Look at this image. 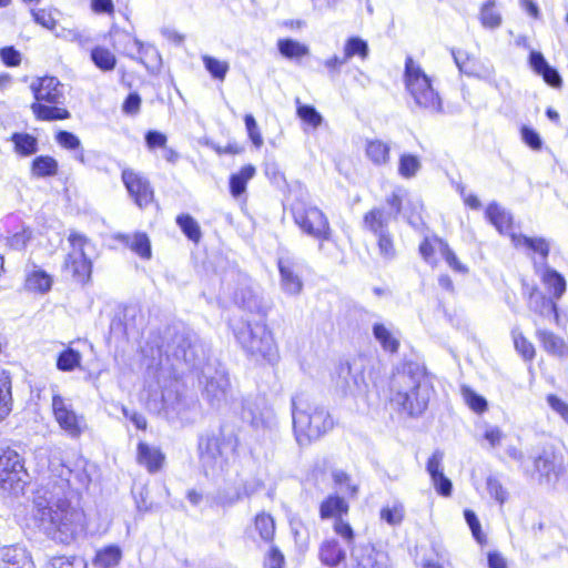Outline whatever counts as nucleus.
I'll return each mask as SVG.
<instances>
[{"label": "nucleus", "instance_id": "1", "mask_svg": "<svg viewBox=\"0 0 568 568\" xmlns=\"http://www.w3.org/2000/svg\"><path fill=\"white\" fill-rule=\"evenodd\" d=\"M50 471V480L36 491L33 517L48 537L70 544L83 531L84 515L71 507L67 497L70 490L87 488L91 478L84 460H78L73 467L52 462Z\"/></svg>", "mask_w": 568, "mask_h": 568}, {"label": "nucleus", "instance_id": "41", "mask_svg": "<svg viewBox=\"0 0 568 568\" xmlns=\"http://www.w3.org/2000/svg\"><path fill=\"white\" fill-rule=\"evenodd\" d=\"M296 114L302 123L311 129H317L323 122L322 115L313 105L303 104L298 99L296 100Z\"/></svg>", "mask_w": 568, "mask_h": 568}, {"label": "nucleus", "instance_id": "42", "mask_svg": "<svg viewBox=\"0 0 568 568\" xmlns=\"http://www.w3.org/2000/svg\"><path fill=\"white\" fill-rule=\"evenodd\" d=\"M124 239L125 244L140 257L145 260L151 258V243L145 233H135L132 236L128 235Z\"/></svg>", "mask_w": 568, "mask_h": 568}, {"label": "nucleus", "instance_id": "2", "mask_svg": "<svg viewBox=\"0 0 568 568\" xmlns=\"http://www.w3.org/2000/svg\"><path fill=\"white\" fill-rule=\"evenodd\" d=\"M233 300L237 312L230 318L229 326L237 344L253 359L272 363L277 358V346L264 323L268 304L250 286L236 291Z\"/></svg>", "mask_w": 568, "mask_h": 568}, {"label": "nucleus", "instance_id": "23", "mask_svg": "<svg viewBox=\"0 0 568 568\" xmlns=\"http://www.w3.org/2000/svg\"><path fill=\"white\" fill-rule=\"evenodd\" d=\"M529 64L534 72L540 75L548 85L552 88H560L562 85L561 77L559 75L556 69L548 64V62L540 52H530Z\"/></svg>", "mask_w": 568, "mask_h": 568}, {"label": "nucleus", "instance_id": "43", "mask_svg": "<svg viewBox=\"0 0 568 568\" xmlns=\"http://www.w3.org/2000/svg\"><path fill=\"white\" fill-rule=\"evenodd\" d=\"M55 140L62 148L75 151V160L81 163L85 162L84 151L81 148V141L75 134L68 131H60L58 132Z\"/></svg>", "mask_w": 568, "mask_h": 568}, {"label": "nucleus", "instance_id": "32", "mask_svg": "<svg viewBox=\"0 0 568 568\" xmlns=\"http://www.w3.org/2000/svg\"><path fill=\"white\" fill-rule=\"evenodd\" d=\"M320 559L324 565L335 567L345 559V552L337 540L328 539L320 547Z\"/></svg>", "mask_w": 568, "mask_h": 568}, {"label": "nucleus", "instance_id": "60", "mask_svg": "<svg viewBox=\"0 0 568 568\" xmlns=\"http://www.w3.org/2000/svg\"><path fill=\"white\" fill-rule=\"evenodd\" d=\"M520 135L524 143L531 150L539 151L542 148V141L539 134L531 128L523 125L520 128Z\"/></svg>", "mask_w": 568, "mask_h": 568}, {"label": "nucleus", "instance_id": "58", "mask_svg": "<svg viewBox=\"0 0 568 568\" xmlns=\"http://www.w3.org/2000/svg\"><path fill=\"white\" fill-rule=\"evenodd\" d=\"M290 528L296 546L298 548L304 547L307 544L310 536L307 526L301 520L291 519Z\"/></svg>", "mask_w": 568, "mask_h": 568}, {"label": "nucleus", "instance_id": "64", "mask_svg": "<svg viewBox=\"0 0 568 568\" xmlns=\"http://www.w3.org/2000/svg\"><path fill=\"white\" fill-rule=\"evenodd\" d=\"M403 200H404V190H402V189L394 190L386 197V204L393 212L394 216H397L402 212Z\"/></svg>", "mask_w": 568, "mask_h": 568}, {"label": "nucleus", "instance_id": "59", "mask_svg": "<svg viewBox=\"0 0 568 568\" xmlns=\"http://www.w3.org/2000/svg\"><path fill=\"white\" fill-rule=\"evenodd\" d=\"M546 400L550 408L568 425V403L556 394H548Z\"/></svg>", "mask_w": 568, "mask_h": 568}, {"label": "nucleus", "instance_id": "7", "mask_svg": "<svg viewBox=\"0 0 568 568\" xmlns=\"http://www.w3.org/2000/svg\"><path fill=\"white\" fill-rule=\"evenodd\" d=\"M291 214L295 224L306 235L320 242L332 240L333 230L329 220L317 206L298 200L292 204Z\"/></svg>", "mask_w": 568, "mask_h": 568}, {"label": "nucleus", "instance_id": "51", "mask_svg": "<svg viewBox=\"0 0 568 568\" xmlns=\"http://www.w3.org/2000/svg\"><path fill=\"white\" fill-rule=\"evenodd\" d=\"M176 224L180 226L186 237L193 242L201 239V230L199 223L190 214H181L176 217Z\"/></svg>", "mask_w": 568, "mask_h": 568}, {"label": "nucleus", "instance_id": "62", "mask_svg": "<svg viewBox=\"0 0 568 568\" xmlns=\"http://www.w3.org/2000/svg\"><path fill=\"white\" fill-rule=\"evenodd\" d=\"M244 122L251 141L256 148H260L263 144V139L254 116L252 114H246Z\"/></svg>", "mask_w": 568, "mask_h": 568}, {"label": "nucleus", "instance_id": "9", "mask_svg": "<svg viewBox=\"0 0 568 568\" xmlns=\"http://www.w3.org/2000/svg\"><path fill=\"white\" fill-rule=\"evenodd\" d=\"M418 253L422 260L432 267H436L443 258L455 273L465 275L469 272L467 265L459 260L448 242L435 233L422 239L418 244Z\"/></svg>", "mask_w": 568, "mask_h": 568}, {"label": "nucleus", "instance_id": "36", "mask_svg": "<svg viewBox=\"0 0 568 568\" xmlns=\"http://www.w3.org/2000/svg\"><path fill=\"white\" fill-rule=\"evenodd\" d=\"M24 285L28 291L47 293L51 288L52 278L42 270H33L27 275Z\"/></svg>", "mask_w": 568, "mask_h": 568}, {"label": "nucleus", "instance_id": "27", "mask_svg": "<svg viewBox=\"0 0 568 568\" xmlns=\"http://www.w3.org/2000/svg\"><path fill=\"white\" fill-rule=\"evenodd\" d=\"M366 358L363 355L353 357L352 359L341 362L338 365V374L341 376H351L356 386H367L365 378Z\"/></svg>", "mask_w": 568, "mask_h": 568}, {"label": "nucleus", "instance_id": "47", "mask_svg": "<svg viewBox=\"0 0 568 568\" xmlns=\"http://www.w3.org/2000/svg\"><path fill=\"white\" fill-rule=\"evenodd\" d=\"M480 23L488 29H495L501 24V16L495 8V1H486L479 12Z\"/></svg>", "mask_w": 568, "mask_h": 568}, {"label": "nucleus", "instance_id": "4", "mask_svg": "<svg viewBox=\"0 0 568 568\" xmlns=\"http://www.w3.org/2000/svg\"><path fill=\"white\" fill-rule=\"evenodd\" d=\"M292 424L300 445H308L320 439L335 426L328 410L303 398L292 399Z\"/></svg>", "mask_w": 568, "mask_h": 568}, {"label": "nucleus", "instance_id": "14", "mask_svg": "<svg viewBox=\"0 0 568 568\" xmlns=\"http://www.w3.org/2000/svg\"><path fill=\"white\" fill-rule=\"evenodd\" d=\"M203 397L213 407L226 403L230 381L224 369L205 366L202 372Z\"/></svg>", "mask_w": 568, "mask_h": 568}, {"label": "nucleus", "instance_id": "61", "mask_svg": "<svg viewBox=\"0 0 568 568\" xmlns=\"http://www.w3.org/2000/svg\"><path fill=\"white\" fill-rule=\"evenodd\" d=\"M308 47L304 43H300L294 40L286 39V58L301 60L302 58L308 55Z\"/></svg>", "mask_w": 568, "mask_h": 568}, {"label": "nucleus", "instance_id": "19", "mask_svg": "<svg viewBox=\"0 0 568 568\" xmlns=\"http://www.w3.org/2000/svg\"><path fill=\"white\" fill-rule=\"evenodd\" d=\"M241 416L256 429L270 427L273 422V412L262 397L245 399Z\"/></svg>", "mask_w": 568, "mask_h": 568}, {"label": "nucleus", "instance_id": "13", "mask_svg": "<svg viewBox=\"0 0 568 568\" xmlns=\"http://www.w3.org/2000/svg\"><path fill=\"white\" fill-rule=\"evenodd\" d=\"M51 407L55 422L71 438H79L87 429L84 416L79 415L70 400L55 392L52 394Z\"/></svg>", "mask_w": 568, "mask_h": 568}, {"label": "nucleus", "instance_id": "29", "mask_svg": "<svg viewBox=\"0 0 568 568\" xmlns=\"http://www.w3.org/2000/svg\"><path fill=\"white\" fill-rule=\"evenodd\" d=\"M485 216L499 233H509V235L511 234L510 231L513 230V217L499 204L489 203L485 210Z\"/></svg>", "mask_w": 568, "mask_h": 568}, {"label": "nucleus", "instance_id": "35", "mask_svg": "<svg viewBox=\"0 0 568 568\" xmlns=\"http://www.w3.org/2000/svg\"><path fill=\"white\" fill-rule=\"evenodd\" d=\"M379 256L386 261H394L397 256V245L394 234L389 231L375 235Z\"/></svg>", "mask_w": 568, "mask_h": 568}, {"label": "nucleus", "instance_id": "44", "mask_svg": "<svg viewBox=\"0 0 568 568\" xmlns=\"http://www.w3.org/2000/svg\"><path fill=\"white\" fill-rule=\"evenodd\" d=\"M122 558L120 547L111 545L98 551L95 564L102 568H112L119 565Z\"/></svg>", "mask_w": 568, "mask_h": 568}, {"label": "nucleus", "instance_id": "30", "mask_svg": "<svg viewBox=\"0 0 568 568\" xmlns=\"http://www.w3.org/2000/svg\"><path fill=\"white\" fill-rule=\"evenodd\" d=\"M164 460V455L156 447H151L145 443L138 445V463L148 468L150 473L158 471Z\"/></svg>", "mask_w": 568, "mask_h": 568}, {"label": "nucleus", "instance_id": "53", "mask_svg": "<svg viewBox=\"0 0 568 568\" xmlns=\"http://www.w3.org/2000/svg\"><path fill=\"white\" fill-rule=\"evenodd\" d=\"M202 60L205 69L210 72V74L213 78L221 81L225 79V75L230 69L229 63L226 61L215 59L207 54L203 55Z\"/></svg>", "mask_w": 568, "mask_h": 568}, {"label": "nucleus", "instance_id": "16", "mask_svg": "<svg viewBox=\"0 0 568 568\" xmlns=\"http://www.w3.org/2000/svg\"><path fill=\"white\" fill-rule=\"evenodd\" d=\"M534 468L540 478L547 480L551 477L558 478L566 470L560 449L555 445H551L548 449H544L540 455L535 457Z\"/></svg>", "mask_w": 568, "mask_h": 568}, {"label": "nucleus", "instance_id": "52", "mask_svg": "<svg viewBox=\"0 0 568 568\" xmlns=\"http://www.w3.org/2000/svg\"><path fill=\"white\" fill-rule=\"evenodd\" d=\"M80 363L81 354L73 348H68L58 356L57 367L62 372H70L80 366Z\"/></svg>", "mask_w": 568, "mask_h": 568}, {"label": "nucleus", "instance_id": "26", "mask_svg": "<svg viewBox=\"0 0 568 568\" xmlns=\"http://www.w3.org/2000/svg\"><path fill=\"white\" fill-rule=\"evenodd\" d=\"M510 240L515 247H525L530 251L534 255H538L542 261L547 260L550 245L544 237H530L524 234H510Z\"/></svg>", "mask_w": 568, "mask_h": 568}, {"label": "nucleus", "instance_id": "21", "mask_svg": "<svg viewBox=\"0 0 568 568\" xmlns=\"http://www.w3.org/2000/svg\"><path fill=\"white\" fill-rule=\"evenodd\" d=\"M535 336L544 352L558 359L568 357V341L550 329L537 328Z\"/></svg>", "mask_w": 568, "mask_h": 568}, {"label": "nucleus", "instance_id": "17", "mask_svg": "<svg viewBox=\"0 0 568 568\" xmlns=\"http://www.w3.org/2000/svg\"><path fill=\"white\" fill-rule=\"evenodd\" d=\"M200 346L192 343L189 336L178 334L174 336L171 344L168 346V356H172L175 367L178 364H185L189 368L197 366Z\"/></svg>", "mask_w": 568, "mask_h": 568}, {"label": "nucleus", "instance_id": "63", "mask_svg": "<svg viewBox=\"0 0 568 568\" xmlns=\"http://www.w3.org/2000/svg\"><path fill=\"white\" fill-rule=\"evenodd\" d=\"M0 58L7 67H18L21 63V53L13 47L0 49Z\"/></svg>", "mask_w": 568, "mask_h": 568}, {"label": "nucleus", "instance_id": "25", "mask_svg": "<svg viewBox=\"0 0 568 568\" xmlns=\"http://www.w3.org/2000/svg\"><path fill=\"white\" fill-rule=\"evenodd\" d=\"M390 220V213H387L382 207H372L367 212L364 213L362 219V224L364 230L372 233L373 235H377L384 232L389 231L388 223Z\"/></svg>", "mask_w": 568, "mask_h": 568}, {"label": "nucleus", "instance_id": "18", "mask_svg": "<svg viewBox=\"0 0 568 568\" xmlns=\"http://www.w3.org/2000/svg\"><path fill=\"white\" fill-rule=\"evenodd\" d=\"M122 181L139 207L142 209L152 202L153 190L146 178L131 169H125L122 172Z\"/></svg>", "mask_w": 568, "mask_h": 568}, {"label": "nucleus", "instance_id": "10", "mask_svg": "<svg viewBox=\"0 0 568 568\" xmlns=\"http://www.w3.org/2000/svg\"><path fill=\"white\" fill-rule=\"evenodd\" d=\"M349 504L337 494H328L318 505V516L322 520H333L334 532L347 544H354L355 532L348 520Z\"/></svg>", "mask_w": 568, "mask_h": 568}, {"label": "nucleus", "instance_id": "8", "mask_svg": "<svg viewBox=\"0 0 568 568\" xmlns=\"http://www.w3.org/2000/svg\"><path fill=\"white\" fill-rule=\"evenodd\" d=\"M541 282L550 293V296L547 297L540 293L539 287L537 285L529 286L525 278H521V285L524 288V295L531 300L536 295L540 296L541 307H547L549 313L552 315L554 321L557 325L560 324L559 308L557 305V300H559L567 290V282L565 277L552 268H547L541 274ZM536 313L539 316H544L542 308L536 310Z\"/></svg>", "mask_w": 568, "mask_h": 568}, {"label": "nucleus", "instance_id": "50", "mask_svg": "<svg viewBox=\"0 0 568 568\" xmlns=\"http://www.w3.org/2000/svg\"><path fill=\"white\" fill-rule=\"evenodd\" d=\"M343 52L348 60L354 55L364 60L368 57V44L359 37H351L346 40Z\"/></svg>", "mask_w": 568, "mask_h": 568}, {"label": "nucleus", "instance_id": "3", "mask_svg": "<svg viewBox=\"0 0 568 568\" xmlns=\"http://www.w3.org/2000/svg\"><path fill=\"white\" fill-rule=\"evenodd\" d=\"M389 392V402L398 410L418 417L428 408L434 385L424 365L406 362L393 373Z\"/></svg>", "mask_w": 568, "mask_h": 568}, {"label": "nucleus", "instance_id": "5", "mask_svg": "<svg viewBox=\"0 0 568 568\" xmlns=\"http://www.w3.org/2000/svg\"><path fill=\"white\" fill-rule=\"evenodd\" d=\"M237 447V438L233 434L203 435L199 439L197 450L200 464L206 477L219 478L230 467Z\"/></svg>", "mask_w": 568, "mask_h": 568}, {"label": "nucleus", "instance_id": "39", "mask_svg": "<svg viewBox=\"0 0 568 568\" xmlns=\"http://www.w3.org/2000/svg\"><path fill=\"white\" fill-rule=\"evenodd\" d=\"M422 168V162L418 155L412 153H403L398 158V174L404 179L414 178Z\"/></svg>", "mask_w": 568, "mask_h": 568}, {"label": "nucleus", "instance_id": "11", "mask_svg": "<svg viewBox=\"0 0 568 568\" xmlns=\"http://www.w3.org/2000/svg\"><path fill=\"white\" fill-rule=\"evenodd\" d=\"M68 241L71 251L64 261V270L79 283H85L91 277L92 264L85 248L90 246L89 239L75 231L70 232Z\"/></svg>", "mask_w": 568, "mask_h": 568}, {"label": "nucleus", "instance_id": "28", "mask_svg": "<svg viewBox=\"0 0 568 568\" xmlns=\"http://www.w3.org/2000/svg\"><path fill=\"white\" fill-rule=\"evenodd\" d=\"M390 145L381 139H369L365 143V155L375 166L390 162Z\"/></svg>", "mask_w": 568, "mask_h": 568}, {"label": "nucleus", "instance_id": "46", "mask_svg": "<svg viewBox=\"0 0 568 568\" xmlns=\"http://www.w3.org/2000/svg\"><path fill=\"white\" fill-rule=\"evenodd\" d=\"M58 172V162L51 156L40 155L33 160L32 173L38 178L55 175Z\"/></svg>", "mask_w": 568, "mask_h": 568}, {"label": "nucleus", "instance_id": "20", "mask_svg": "<svg viewBox=\"0 0 568 568\" xmlns=\"http://www.w3.org/2000/svg\"><path fill=\"white\" fill-rule=\"evenodd\" d=\"M62 87L57 78L43 77L32 82L30 88L37 102L61 104L64 99Z\"/></svg>", "mask_w": 568, "mask_h": 568}, {"label": "nucleus", "instance_id": "56", "mask_svg": "<svg viewBox=\"0 0 568 568\" xmlns=\"http://www.w3.org/2000/svg\"><path fill=\"white\" fill-rule=\"evenodd\" d=\"M255 529L262 539L268 541L273 538L275 525L273 518L267 514H260L255 517Z\"/></svg>", "mask_w": 568, "mask_h": 568}, {"label": "nucleus", "instance_id": "45", "mask_svg": "<svg viewBox=\"0 0 568 568\" xmlns=\"http://www.w3.org/2000/svg\"><path fill=\"white\" fill-rule=\"evenodd\" d=\"M304 270L296 264L286 267V293L297 295L302 292Z\"/></svg>", "mask_w": 568, "mask_h": 568}, {"label": "nucleus", "instance_id": "22", "mask_svg": "<svg viewBox=\"0 0 568 568\" xmlns=\"http://www.w3.org/2000/svg\"><path fill=\"white\" fill-rule=\"evenodd\" d=\"M442 458L443 455L440 453H434L427 460L426 469L436 491L440 496L449 497L453 493V484L442 470Z\"/></svg>", "mask_w": 568, "mask_h": 568}, {"label": "nucleus", "instance_id": "48", "mask_svg": "<svg viewBox=\"0 0 568 568\" xmlns=\"http://www.w3.org/2000/svg\"><path fill=\"white\" fill-rule=\"evenodd\" d=\"M91 59L93 63L102 71H111L115 68V55L103 47H95L91 51Z\"/></svg>", "mask_w": 568, "mask_h": 568}, {"label": "nucleus", "instance_id": "15", "mask_svg": "<svg viewBox=\"0 0 568 568\" xmlns=\"http://www.w3.org/2000/svg\"><path fill=\"white\" fill-rule=\"evenodd\" d=\"M195 407L193 400H189L178 390L166 388L162 393V412L169 420L189 423L192 420L191 409Z\"/></svg>", "mask_w": 568, "mask_h": 568}, {"label": "nucleus", "instance_id": "12", "mask_svg": "<svg viewBox=\"0 0 568 568\" xmlns=\"http://www.w3.org/2000/svg\"><path fill=\"white\" fill-rule=\"evenodd\" d=\"M28 480L19 454L14 450H6L0 455V488L4 491L18 495L23 491Z\"/></svg>", "mask_w": 568, "mask_h": 568}, {"label": "nucleus", "instance_id": "57", "mask_svg": "<svg viewBox=\"0 0 568 568\" xmlns=\"http://www.w3.org/2000/svg\"><path fill=\"white\" fill-rule=\"evenodd\" d=\"M335 486L345 488L348 497H355L358 493V486L353 483L351 475L343 470H336L332 474Z\"/></svg>", "mask_w": 568, "mask_h": 568}, {"label": "nucleus", "instance_id": "34", "mask_svg": "<svg viewBox=\"0 0 568 568\" xmlns=\"http://www.w3.org/2000/svg\"><path fill=\"white\" fill-rule=\"evenodd\" d=\"M132 47L136 49V58L148 69H155L160 64V54L158 50L149 43L140 40H131Z\"/></svg>", "mask_w": 568, "mask_h": 568}, {"label": "nucleus", "instance_id": "31", "mask_svg": "<svg viewBox=\"0 0 568 568\" xmlns=\"http://www.w3.org/2000/svg\"><path fill=\"white\" fill-rule=\"evenodd\" d=\"M511 339L514 348L520 358L528 364H531L537 355L535 344L521 331L514 329L511 332Z\"/></svg>", "mask_w": 568, "mask_h": 568}, {"label": "nucleus", "instance_id": "33", "mask_svg": "<svg viewBox=\"0 0 568 568\" xmlns=\"http://www.w3.org/2000/svg\"><path fill=\"white\" fill-rule=\"evenodd\" d=\"M57 105L58 104L45 105L41 102H34L31 104V110L36 118L42 121L64 120L70 118V113L67 109Z\"/></svg>", "mask_w": 568, "mask_h": 568}, {"label": "nucleus", "instance_id": "6", "mask_svg": "<svg viewBox=\"0 0 568 568\" xmlns=\"http://www.w3.org/2000/svg\"><path fill=\"white\" fill-rule=\"evenodd\" d=\"M404 82L416 105L428 112L442 110V99L433 87L430 78L416 64L412 57L405 60Z\"/></svg>", "mask_w": 568, "mask_h": 568}, {"label": "nucleus", "instance_id": "38", "mask_svg": "<svg viewBox=\"0 0 568 568\" xmlns=\"http://www.w3.org/2000/svg\"><path fill=\"white\" fill-rule=\"evenodd\" d=\"M373 334L385 352L392 354L398 352L399 341L392 334V332L384 324H374Z\"/></svg>", "mask_w": 568, "mask_h": 568}, {"label": "nucleus", "instance_id": "37", "mask_svg": "<svg viewBox=\"0 0 568 568\" xmlns=\"http://www.w3.org/2000/svg\"><path fill=\"white\" fill-rule=\"evenodd\" d=\"M255 168L251 164L245 165L230 179V190L234 197L240 196L246 190V183L255 175Z\"/></svg>", "mask_w": 568, "mask_h": 568}, {"label": "nucleus", "instance_id": "40", "mask_svg": "<svg viewBox=\"0 0 568 568\" xmlns=\"http://www.w3.org/2000/svg\"><path fill=\"white\" fill-rule=\"evenodd\" d=\"M405 506L402 501L385 505L379 510V518L390 526L400 525L405 519Z\"/></svg>", "mask_w": 568, "mask_h": 568}, {"label": "nucleus", "instance_id": "24", "mask_svg": "<svg viewBox=\"0 0 568 568\" xmlns=\"http://www.w3.org/2000/svg\"><path fill=\"white\" fill-rule=\"evenodd\" d=\"M2 568H34L33 562L24 548L6 546L0 549Z\"/></svg>", "mask_w": 568, "mask_h": 568}, {"label": "nucleus", "instance_id": "49", "mask_svg": "<svg viewBox=\"0 0 568 568\" xmlns=\"http://www.w3.org/2000/svg\"><path fill=\"white\" fill-rule=\"evenodd\" d=\"M462 395L466 405L476 414H483L488 409L487 400L470 387L463 386Z\"/></svg>", "mask_w": 568, "mask_h": 568}, {"label": "nucleus", "instance_id": "55", "mask_svg": "<svg viewBox=\"0 0 568 568\" xmlns=\"http://www.w3.org/2000/svg\"><path fill=\"white\" fill-rule=\"evenodd\" d=\"M12 141L16 150L23 155H30L37 151V140L30 134L14 133L12 135Z\"/></svg>", "mask_w": 568, "mask_h": 568}, {"label": "nucleus", "instance_id": "54", "mask_svg": "<svg viewBox=\"0 0 568 568\" xmlns=\"http://www.w3.org/2000/svg\"><path fill=\"white\" fill-rule=\"evenodd\" d=\"M464 517H465V520L471 531V535L474 537V539L480 545V546H485L487 545L488 540H487V536L486 534L481 529V526H480V523L476 516V514L470 510V509H465L464 510Z\"/></svg>", "mask_w": 568, "mask_h": 568}]
</instances>
